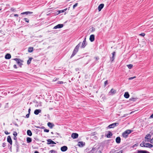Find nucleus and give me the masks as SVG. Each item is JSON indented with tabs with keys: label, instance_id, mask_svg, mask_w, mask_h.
Here are the masks:
<instances>
[{
	"label": "nucleus",
	"instance_id": "1",
	"mask_svg": "<svg viewBox=\"0 0 153 153\" xmlns=\"http://www.w3.org/2000/svg\"><path fill=\"white\" fill-rule=\"evenodd\" d=\"M81 43V42H80L76 46L73 51V53L71 56V58L73 57L78 51L79 48L80 46Z\"/></svg>",
	"mask_w": 153,
	"mask_h": 153
},
{
	"label": "nucleus",
	"instance_id": "2",
	"mask_svg": "<svg viewBox=\"0 0 153 153\" xmlns=\"http://www.w3.org/2000/svg\"><path fill=\"white\" fill-rule=\"evenodd\" d=\"M131 132V131L129 129L125 131L123 133L122 136L124 138H126L129 134H130Z\"/></svg>",
	"mask_w": 153,
	"mask_h": 153
},
{
	"label": "nucleus",
	"instance_id": "3",
	"mask_svg": "<svg viewBox=\"0 0 153 153\" xmlns=\"http://www.w3.org/2000/svg\"><path fill=\"white\" fill-rule=\"evenodd\" d=\"M13 60L16 61L17 63L19 66L21 67L22 65V62H23L22 61L18 58H14L13 59Z\"/></svg>",
	"mask_w": 153,
	"mask_h": 153
},
{
	"label": "nucleus",
	"instance_id": "4",
	"mask_svg": "<svg viewBox=\"0 0 153 153\" xmlns=\"http://www.w3.org/2000/svg\"><path fill=\"white\" fill-rule=\"evenodd\" d=\"M151 135L150 134H147L145 137L146 139L145 141L147 142H150L151 140Z\"/></svg>",
	"mask_w": 153,
	"mask_h": 153
},
{
	"label": "nucleus",
	"instance_id": "5",
	"mask_svg": "<svg viewBox=\"0 0 153 153\" xmlns=\"http://www.w3.org/2000/svg\"><path fill=\"white\" fill-rule=\"evenodd\" d=\"M98 150L97 148H96L95 147H93L91 150L88 152L87 153H95L98 151Z\"/></svg>",
	"mask_w": 153,
	"mask_h": 153
},
{
	"label": "nucleus",
	"instance_id": "6",
	"mask_svg": "<svg viewBox=\"0 0 153 153\" xmlns=\"http://www.w3.org/2000/svg\"><path fill=\"white\" fill-rule=\"evenodd\" d=\"M119 124L118 123H114L108 126V127L109 128H114L115 127L117 126Z\"/></svg>",
	"mask_w": 153,
	"mask_h": 153
},
{
	"label": "nucleus",
	"instance_id": "7",
	"mask_svg": "<svg viewBox=\"0 0 153 153\" xmlns=\"http://www.w3.org/2000/svg\"><path fill=\"white\" fill-rule=\"evenodd\" d=\"M86 38H84V40L83 41V42L82 43V45L81 47V48H84L85 46L87 45V44L86 43Z\"/></svg>",
	"mask_w": 153,
	"mask_h": 153
},
{
	"label": "nucleus",
	"instance_id": "8",
	"mask_svg": "<svg viewBox=\"0 0 153 153\" xmlns=\"http://www.w3.org/2000/svg\"><path fill=\"white\" fill-rule=\"evenodd\" d=\"M63 24H59L54 27L53 29H55L57 28H60L63 27Z\"/></svg>",
	"mask_w": 153,
	"mask_h": 153
},
{
	"label": "nucleus",
	"instance_id": "9",
	"mask_svg": "<svg viewBox=\"0 0 153 153\" xmlns=\"http://www.w3.org/2000/svg\"><path fill=\"white\" fill-rule=\"evenodd\" d=\"M85 143L82 141H80L78 143V146L80 147H82L85 145Z\"/></svg>",
	"mask_w": 153,
	"mask_h": 153
},
{
	"label": "nucleus",
	"instance_id": "10",
	"mask_svg": "<svg viewBox=\"0 0 153 153\" xmlns=\"http://www.w3.org/2000/svg\"><path fill=\"white\" fill-rule=\"evenodd\" d=\"M78 136V134L77 133H73L72 134L71 137L73 139L77 138Z\"/></svg>",
	"mask_w": 153,
	"mask_h": 153
},
{
	"label": "nucleus",
	"instance_id": "11",
	"mask_svg": "<svg viewBox=\"0 0 153 153\" xmlns=\"http://www.w3.org/2000/svg\"><path fill=\"white\" fill-rule=\"evenodd\" d=\"M7 141L9 143L10 145H12V141L11 138L10 136H8L7 137Z\"/></svg>",
	"mask_w": 153,
	"mask_h": 153
},
{
	"label": "nucleus",
	"instance_id": "12",
	"mask_svg": "<svg viewBox=\"0 0 153 153\" xmlns=\"http://www.w3.org/2000/svg\"><path fill=\"white\" fill-rule=\"evenodd\" d=\"M68 149V147L66 146H64L61 148V150L62 152H65Z\"/></svg>",
	"mask_w": 153,
	"mask_h": 153
},
{
	"label": "nucleus",
	"instance_id": "13",
	"mask_svg": "<svg viewBox=\"0 0 153 153\" xmlns=\"http://www.w3.org/2000/svg\"><path fill=\"white\" fill-rule=\"evenodd\" d=\"M47 141L48 142V144H56L53 141L51 140L50 139H48L47 140Z\"/></svg>",
	"mask_w": 153,
	"mask_h": 153
},
{
	"label": "nucleus",
	"instance_id": "14",
	"mask_svg": "<svg viewBox=\"0 0 153 153\" xmlns=\"http://www.w3.org/2000/svg\"><path fill=\"white\" fill-rule=\"evenodd\" d=\"M104 6V4H100L98 7V10L100 11L101 10V9Z\"/></svg>",
	"mask_w": 153,
	"mask_h": 153
},
{
	"label": "nucleus",
	"instance_id": "15",
	"mask_svg": "<svg viewBox=\"0 0 153 153\" xmlns=\"http://www.w3.org/2000/svg\"><path fill=\"white\" fill-rule=\"evenodd\" d=\"M33 12H31L27 11L25 12H23L21 13V15L26 14L27 15H30L33 13Z\"/></svg>",
	"mask_w": 153,
	"mask_h": 153
},
{
	"label": "nucleus",
	"instance_id": "16",
	"mask_svg": "<svg viewBox=\"0 0 153 153\" xmlns=\"http://www.w3.org/2000/svg\"><path fill=\"white\" fill-rule=\"evenodd\" d=\"M90 41L91 42L94 41V35H90L89 38Z\"/></svg>",
	"mask_w": 153,
	"mask_h": 153
},
{
	"label": "nucleus",
	"instance_id": "17",
	"mask_svg": "<svg viewBox=\"0 0 153 153\" xmlns=\"http://www.w3.org/2000/svg\"><path fill=\"white\" fill-rule=\"evenodd\" d=\"M41 111V110L40 109H36L34 111V114L36 115H38L39 113H40Z\"/></svg>",
	"mask_w": 153,
	"mask_h": 153
},
{
	"label": "nucleus",
	"instance_id": "18",
	"mask_svg": "<svg viewBox=\"0 0 153 153\" xmlns=\"http://www.w3.org/2000/svg\"><path fill=\"white\" fill-rule=\"evenodd\" d=\"M48 126L50 127L51 128H52L54 126V125L50 122H48Z\"/></svg>",
	"mask_w": 153,
	"mask_h": 153
},
{
	"label": "nucleus",
	"instance_id": "19",
	"mask_svg": "<svg viewBox=\"0 0 153 153\" xmlns=\"http://www.w3.org/2000/svg\"><path fill=\"white\" fill-rule=\"evenodd\" d=\"M112 57L111 58V61H113L114 59V57L115 56L116 53L115 52H113L112 53Z\"/></svg>",
	"mask_w": 153,
	"mask_h": 153
},
{
	"label": "nucleus",
	"instance_id": "20",
	"mask_svg": "<svg viewBox=\"0 0 153 153\" xmlns=\"http://www.w3.org/2000/svg\"><path fill=\"white\" fill-rule=\"evenodd\" d=\"M11 57V56L10 54L7 53L6 54L5 56V58L6 59H9Z\"/></svg>",
	"mask_w": 153,
	"mask_h": 153
},
{
	"label": "nucleus",
	"instance_id": "21",
	"mask_svg": "<svg viewBox=\"0 0 153 153\" xmlns=\"http://www.w3.org/2000/svg\"><path fill=\"white\" fill-rule=\"evenodd\" d=\"M120 138L118 137H117L116 139V142L117 143H119L120 142Z\"/></svg>",
	"mask_w": 153,
	"mask_h": 153
},
{
	"label": "nucleus",
	"instance_id": "22",
	"mask_svg": "<svg viewBox=\"0 0 153 153\" xmlns=\"http://www.w3.org/2000/svg\"><path fill=\"white\" fill-rule=\"evenodd\" d=\"M137 153H150L148 152L145 150H138Z\"/></svg>",
	"mask_w": 153,
	"mask_h": 153
},
{
	"label": "nucleus",
	"instance_id": "23",
	"mask_svg": "<svg viewBox=\"0 0 153 153\" xmlns=\"http://www.w3.org/2000/svg\"><path fill=\"white\" fill-rule=\"evenodd\" d=\"M124 96L125 98H128L129 97V94L128 92H126L125 93Z\"/></svg>",
	"mask_w": 153,
	"mask_h": 153
},
{
	"label": "nucleus",
	"instance_id": "24",
	"mask_svg": "<svg viewBox=\"0 0 153 153\" xmlns=\"http://www.w3.org/2000/svg\"><path fill=\"white\" fill-rule=\"evenodd\" d=\"M112 135V134L110 131L108 132V134L106 135L107 137L108 138H110Z\"/></svg>",
	"mask_w": 153,
	"mask_h": 153
},
{
	"label": "nucleus",
	"instance_id": "25",
	"mask_svg": "<svg viewBox=\"0 0 153 153\" xmlns=\"http://www.w3.org/2000/svg\"><path fill=\"white\" fill-rule=\"evenodd\" d=\"M116 93V90L114 89L113 88L111 89L109 92V93H111L112 94H115Z\"/></svg>",
	"mask_w": 153,
	"mask_h": 153
},
{
	"label": "nucleus",
	"instance_id": "26",
	"mask_svg": "<svg viewBox=\"0 0 153 153\" xmlns=\"http://www.w3.org/2000/svg\"><path fill=\"white\" fill-rule=\"evenodd\" d=\"M27 135L29 136H31L32 135V133L31 131L30 130H28L27 131Z\"/></svg>",
	"mask_w": 153,
	"mask_h": 153
},
{
	"label": "nucleus",
	"instance_id": "27",
	"mask_svg": "<svg viewBox=\"0 0 153 153\" xmlns=\"http://www.w3.org/2000/svg\"><path fill=\"white\" fill-rule=\"evenodd\" d=\"M33 51V47H29L28 48V52H32Z\"/></svg>",
	"mask_w": 153,
	"mask_h": 153
},
{
	"label": "nucleus",
	"instance_id": "28",
	"mask_svg": "<svg viewBox=\"0 0 153 153\" xmlns=\"http://www.w3.org/2000/svg\"><path fill=\"white\" fill-rule=\"evenodd\" d=\"M32 141L31 138L30 137H27V143H30Z\"/></svg>",
	"mask_w": 153,
	"mask_h": 153
},
{
	"label": "nucleus",
	"instance_id": "29",
	"mask_svg": "<svg viewBox=\"0 0 153 153\" xmlns=\"http://www.w3.org/2000/svg\"><path fill=\"white\" fill-rule=\"evenodd\" d=\"M15 145L16 148V150L18 152V150L19 149V146L17 142H16L15 143Z\"/></svg>",
	"mask_w": 153,
	"mask_h": 153
},
{
	"label": "nucleus",
	"instance_id": "30",
	"mask_svg": "<svg viewBox=\"0 0 153 153\" xmlns=\"http://www.w3.org/2000/svg\"><path fill=\"white\" fill-rule=\"evenodd\" d=\"M32 59V58H29V59L27 61V64L29 65Z\"/></svg>",
	"mask_w": 153,
	"mask_h": 153
},
{
	"label": "nucleus",
	"instance_id": "31",
	"mask_svg": "<svg viewBox=\"0 0 153 153\" xmlns=\"http://www.w3.org/2000/svg\"><path fill=\"white\" fill-rule=\"evenodd\" d=\"M127 66L128 68L130 69L131 68L133 67V65L132 64H129L127 65Z\"/></svg>",
	"mask_w": 153,
	"mask_h": 153
},
{
	"label": "nucleus",
	"instance_id": "32",
	"mask_svg": "<svg viewBox=\"0 0 153 153\" xmlns=\"http://www.w3.org/2000/svg\"><path fill=\"white\" fill-rule=\"evenodd\" d=\"M145 142H143L142 143L140 144V146L141 147H145Z\"/></svg>",
	"mask_w": 153,
	"mask_h": 153
},
{
	"label": "nucleus",
	"instance_id": "33",
	"mask_svg": "<svg viewBox=\"0 0 153 153\" xmlns=\"http://www.w3.org/2000/svg\"><path fill=\"white\" fill-rule=\"evenodd\" d=\"M56 152L54 150H51L49 152V153H56Z\"/></svg>",
	"mask_w": 153,
	"mask_h": 153
},
{
	"label": "nucleus",
	"instance_id": "34",
	"mask_svg": "<svg viewBox=\"0 0 153 153\" xmlns=\"http://www.w3.org/2000/svg\"><path fill=\"white\" fill-rule=\"evenodd\" d=\"M24 20L26 22H27V23H28L29 22V19L26 18H25L24 19Z\"/></svg>",
	"mask_w": 153,
	"mask_h": 153
},
{
	"label": "nucleus",
	"instance_id": "35",
	"mask_svg": "<svg viewBox=\"0 0 153 153\" xmlns=\"http://www.w3.org/2000/svg\"><path fill=\"white\" fill-rule=\"evenodd\" d=\"M78 3H76L73 6V9H74L75 7L77 6Z\"/></svg>",
	"mask_w": 153,
	"mask_h": 153
},
{
	"label": "nucleus",
	"instance_id": "36",
	"mask_svg": "<svg viewBox=\"0 0 153 153\" xmlns=\"http://www.w3.org/2000/svg\"><path fill=\"white\" fill-rule=\"evenodd\" d=\"M136 77L135 76H134L133 77H129V78H128V80H131V79H134V78H135Z\"/></svg>",
	"mask_w": 153,
	"mask_h": 153
},
{
	"label": "nucleus",
	"instance_id": "37",
	"mask_svg": "<svg viewBox=\"0 0 153 153\" xmlns=\"http://www.w3.org/2000/svg\"><path fill=\"white\" fill-rule=\"evenodd\" d=\"M149 145V143H145V147H148Z\"/></svg>",
	"mask_w": 153,
	"mask_h": 153
},
{
	"label": "nucleus",
	"instance_id": "38",
	"mask_svg": "<svg viewBox=\"0 0 153 153\" xmlns=\"http://www.w3.org/2000/svg\"><path fill=\"white\" fill-rule=\"evenodd\" d=\"M13 134L14 136V137H16L17 135V134L16 131H14L13 133Z\"/></svg>",
	"mask_w": 153,
	"mask_h": 153
},
{
	"label": "nucleus",
	"instance_id": "39",
	"mask_svg": "<svg viewBox=\"0 0 153 153\" xmlns=\"http://www.w3.org/2000/svg\"><path fill=\"white\" fill-rule=\"evenodd\" d=\"M153 147V146L152 144L149 143V145L148 147L149 148H152Z\"/></svg>",
	"mask_w": 153,
	"mask_h": 153
},
{
	"label": "nucleus",
	"instance_id": "40",
	"mask_svg": "<svg viewBox=\"0 0 153 153\" xmlns=\"http://www.w3.org/2000/svg\"><path fill=\"white\" fill-rule=\"evenodd\" d=\"M6 143H2V146L3 147H4L6 146Z\"/></svg>",
	"mask_w": 153,
	"mask_h": 153
},
{
	"label": "nucleus",
	"instance_id": "41",
	"mask_svg": "<svg viewBox=\"0 0 153 153\" xmlns=\"http://www.w3.org/2000/svg\"><path fill=\"white\" fill-rule=\"evenodd\" d=\"M56 137H58L59 136H60V134L58 133H55Z\"/></svg>",
	"mask_w": 153,
	"mask_h": 153
},
{
	"label": "nucleus",
	"instance_id": "42",
	"mask_svg": "<svg viewBox=\"0 0 153 153\" xmlns=\"http://www.w3.org/2000/svg\"><path fill=\"white\" fill-rule=\"evenodd\" d=\"M95 29L94 28L92 27L91 29V32H93V31H95Z\"/></svg>",
	"mask_w": 153,
	"mask_h": 153
},
{
	"label": "nucleus",
	"instance_id": "43",
	"mask_svg": "<svg viewBox=\"0 0 153 153\" xmlns=\"http://www.w3.org/2000/svg\"><path fill=\"white\" fill-rule=\"evenodd\" d=\"M58 14H60L61 13L64 12V10H59L58 11Z\"/></svg>",
	"mask_w": 153,
	"mask_h": 153
},
{
	"label": "nucleus",
	"instance_id": "44",
	"mask_svg": "<svg viewBox=\"0 0 153 153\" xmlns=\"http://www.w3.org/2000/svg\"><path fill=\"white\" fill-rule=\"evenodd\" d=\"M8 103L6 104L5 105V107H4L5 108H8Z\"/></svg>",
	"mask_w": 153,
	"mask_h": 153
},
{
	"label": "nucleus",
	"instance_id": "45",
	"mask_svg": "<svg viewBox=\"0 0 153 153\" xmlns=\"http://www.w3.org/2000/svg\"><path fill=\"white\" fill-rule=\"evenodd\" d=\"M57 83L59 84H62L63 83V82L62 81H58Z\"/></svg>",
	"mask_w": 153,
	"mask_h": 153
},
{
	"label": "nucleus",
	"instance_id": "46",
	"mask_svg": "<svg viewBox=\"0 0 153 153\" xmlns=\"http://www.w3.org/2000/svg\"><path fill=\"white\" fill-rule=\"evenodd\" d=\"M44 131L45 132H48L49 131V130L47 129H45L44 130Z\"/></svg>",
	"mask_w": 153,
	"mask_h": 153
},
{
	"label": "nucleus",
	"instance_id": "47",
	"mask_svg": "<svg viewBox=\"0 0 153 153\" xmlns=\"http://www.w3.org/2000/svg\"><path fill=\"white\" fill-rule=\"evenodd\" d=\"M140 35L142 36H144L145 35V34L144 33H141L140 34Z\"/></svg>",
	"mask_w": 153,
	"mask_h": 153
},
{
	"label": "nucleus",
	"instance_id": "48",
	"mask_svg": "<svg viewBox=\"0 0 153 153\" xmlns=\"http://www.w3.org/2000/svg\"><path fill=\"white\" fill-rule=\"evenodd\" d=\"M107 84H108L107 80L105 81L104 82V84H105V86Z\"/></svg>",
	"mask_w": 153,
	"mask_h": 153
},
{
	"label": "nucleus",
	"instance_id": "49",
	"mask_svg": "<svg viewBox=\"0 0 153 153\" xmlns=\"http://www.w3.org/2000/svg\"><path fill=\"white\" fill-rule=\"evenodd\" d=\"M4 133L7 135H8L10 134V133H8L7 131H4Z\"/></svg>",
	"mask_w": 153,
	"mask_h": 153
},
{
	"label": "nucleus",
	"instance_id": "50",
	"mask_svg": "<svg viewBox=\"0 0 153 153\" xmlns=\"http://www.w3.org/2000/svg\"><path fill=\"white\" fill-rule=\"evenodd\" d=\"M10 10L12 11H15L16 10L15 9L13 8H11Z\"/></svg>",
	"mask_w": 153,
	"mask_h": 153
},
{
	"label": "nucleus",
	"instance_id": "51",
	"mask_svg": "<svg viewBox=\"0 0 153 153\" xmlns=\"http://www.w3.org/2000/svg\"><path fill=\"white\" fill-rule=\"evenodd\" d=\"M150 142L151 143L153 144V138L152 139H151Z\"/></svg>",
	"mask_w": 153,
	"mask_h": 153
},
{
	"label": "nucleus",
	"instance_id": "52",
	"mask_svg": "<svg viewBox=\"0 0 153 153\" xmlns=\"http://www.w3.org/2000/svg\"><path fill=\"white\" fill-rule=\"evenodd\" d=\"M95 59L96 60H97L98 59H99V58L98 56H97L96 57H95Z\"/></svg>",
	"mask_w": 153,
	"mask_h": 153
},
{
	"label": "nucleus",
	"instance_id": "53",
	"mask_svg": "<svg viewBox=\"0 0 153 153\" xmlns=\"http://www.w3.org/2000/svg\"><path fill=\"white\" fill-rule=\"evenodd\" d=\"M116 153H123V151L120 150L119 152H116Z\"/></svg>",
	"mask_w": 153,
	"mask_h": 153
},
{
	"label": "nucleus",
	"instance_id": "54",
	"mask_svg": "<svg viewBox=\"0 0 153 153\" xmlns=\"http://www.w3.org/2000/svg\"><path fill=\"white\" fill-rule=\"evenodd\" d=\"M30 114H29L28 113L26 115V117H27V118H28L29 117V115H30Z\"/></svg>",
	"mask_w": 153,
	"mask_h": 153
},
{
	"label": "nucleus",
	"instance_id": "55",
	"mask_svg": "<svg viewBox=\"0 0 153 153\" xmlns=\"http://www.w3.org/2000/svg\"><path fill=\"white\" fill-rule=\"evenodd\" d=\"M30 110H31V109H30V108L29 109H28V114H30Z\"/></svg>",
	"mask_w": 153,
	"mask_h": 153
},
{
	"label": "nucleus",
	"instance_id": "56",
	"mask_svg": "<svg viewBox=\"0 0 153 153\" xmlns=\"http://www.w3.org/2000/svg\"><path fill=\"white\" fill-rule=\"evenodd\" d=\"M13 68H17V67H16V65H13Z\"/></svg>",
	"mask_w": 153,
	"mask_h": 153
},
{
	"label": "nucleus",
	"instance_id": "57",
	"mask_svg": "<svg viewBox=\"0 0 153 153\" xmlns=\"http://www.w3.org/2000/svg\"><path fill=\"white\" fill-rule=\"evenodd\" d=\"M134 99V98H131L130 99V100H133Z\"/></svg>",
	"mask_w": 153,
	"mask_h": 153
},
{
	"label": "nucleus",
	"instance_id": "58",
	"mask_svg": "<svg viewBox=\"0 0 153 153\" xmlns=\"http://www.w3.org/2000/svg\"><path fill=\"white\" fill-rule=\"evenodd\" d=\"M150 117L151 118H153V114L151 115Z\"/></svg>",
	"mask_w": 153,
	"mask_h": 153
},
{
	"label": "nucleus",
	"instance_id": "59",
	"mask_svg": "<svg viewBox=\"0 0 153 153\" xmlns=\"http://www.w3.org/2000/svg\"><path fill=\"white\" fill-rule=\"evenodd\" d=\"M14 16H18V15L17 14H15L14 15Z\"/></svg>",
	"mask_w": 153,
	"mask_h": 153
},
{
	"label": "nucleus",
	"instance_id": "60",
	"mask_svg": "<svg viewBox=\"0 0 153 153\" xmlns=\"http://www.w3.org/2000/svg\"><path fill=\"white\" fill-rule=\"evenodd\" d=\"M67 9H68L67 8H66L64 9V10H64V12L65 11H66L67 10Z\"/></svg>",
	"mask_w": 153,
	"mask_h": 153
},
{
	"label": "nucleus",
	"instance_id": "61",
	"mask_svg": "<svg viewBox=\"0 0 153 153\" xmlns=\"http://www.w3.org/2000/svg\"><path fill=\"white\" fill-rule=\"evenodd\" d=\"M14 125H15V126H18V125L17 123H15Z\"/></svg>",
	"mask_w": 153,
	"mask_h": 153
},
{
	"label": "nucleus",
	"instance_id": "62",
	"mask_svg": "<svg viewBox=\"0 0 153 153\" xmlns=\"http://www.w3.org/2000/svg\"><path fill=\"white\" fill-rule=\"evenodd\" d=\"M34 153H39V152L37 151H36Z\"/></svg>",
	"mask_w": 153,
	"mask_h": 153
},
{
	"label": "nucleus",
	"instance_id": "63",
	"mask_svg": "<svg viewBox=\"0 0 153 153\" xmlns=\"http://www.w3.org/2000/svg\"><path fill=\"white\" fill-rule=\"evenodd\" d=\"M14 140H16V139H17V138L16 137H14Z\"/></svg>",
	"mask_w": 153,
	"mask_h": 153
},
{
	"label": "nucleus",
	"instance_id": "64",
	"mask_svg": "<svg viewBox=\"0 0 153 153\" xmlns=\"http://www.w3.org/2000/svg\"><path fill=\"white\" fill-rule=\"evenodd\" d=\"M99 153H101V151H99Z\"/></svg>",
	"mask_w": 153,
	"mask_h": 153
}]
</instances>
